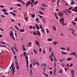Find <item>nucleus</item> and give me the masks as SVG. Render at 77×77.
Returning <instances> with one entry per match:
<instances>
[{
  "label": "nucleus",
  "mask_w": 77,
  "mask_h": 77,
  "mask_svg": "<svg viewBox=\"0 0 77 77\" xmlns=\"http://www.w3.org/2000/svg\"><path fill=\"white\" fill-rule=\"evenodd\" d=\"M65 20L63 18H61L59 20V22L60 24H64V23H65V22H64L63 21H64Z\"/></svg>",
  "instance_id": "nucleus-1"
},
{
  "label": "nucleus",
  "mask_w": 77,
  "mask_h": 77,
  "mask_svg": "<svg viewBox=\"0 0 77 77\" xmlns=\"http://www.w3.org/2000/svg\"><path fill=\"white\" fill-rule=\"evenodd\" d=\"M26 66L27 68H28L29 67V60H28V57L27 55L26 56Z\"/></svg>",
  "instance_id": "nucleus-2"
},
{
  "label": "nucleus",
  "mask_w": 77,
  "mask_h": 77,
  "mask_svg": "<svg viewBox=\"0 0 77 77\" xmlns=\"http://www.w3.org/2000/svg\"><path fill=\"white\" fill-rule=\"evenodd\" d=\"M14 64H13L11 69V71H12L13 74H14V73L15 72V67H14Z\"/></svg>",
  "instance_id": "nucleus-3"
},
{
  "label": "nucleus",
  "mask_w": 77,
  "mask_h": 77,
  "mask_svg": "<svg viewBox=\"0 0 77 77\" xmlns=\"http://www.w3.org/2000/svg\"><path fill=\"white\" fill-rule=\"evenodd\" d=\"M15 63L16 65V68L18 70L19 69V66L18 65V62H17V61H16Z\"/></svg>",
  "instance_id": "nucleus-4"
},
{
  "label": "nucleus",
  "mask_w": 77,
  "mask_h": 77,
  "mask_svg": "<svg viewBox=\"0 0 77 77\" xmlns=\"http://www.w3.org/2000/svg\"><path fill=\"white\" fill-rule=\"evenodd\" d=\"M58 14L60 17H62L63 15V13L61 12H60L58 13Z\"/></svg>",
  "instance_id": "nucleus-5"
},
{
  "label": "nucleus",
  "mask_w": 77,
  "mask_h": 77,
  "mask_svg": "<svg viewBox=\"0 0 77 77\" xmlns=\"http://www.w3.org/2000/svg\"><path fill=\"white\" fill-rule=\"evenodd\" d=\"M35 42L36 45L37 46H38V47H40V45H39V42H38L37 40L35 41Z\"/></svg>",
  "instance_id": "nucleus-6"
},
{
  "label": "nucleus",
  "mask_w": 77,
  "mask_h": 77,
  "mask_svg": "<svg viewBox=\"0 0 77 77\" xmlns=\"http://www.w3.org/2000/svg\"><path fill=\"white\" fill-rule=\"evenodd\" d=\"M10 36L11 38H12V37L14 36V33H13V32L12 31L10 32Z\"/></svg>",
  "instance_id": "nucleus-7"
},
{
  "label": "nucleus",
  "mask_w": 77,
  "mask_h": 77,
  "mask_svg": "<svg viewBox=\"0 0 77 77\" xmlns=\"http://www.w3.org/2000/svg\"><path fill=\"white\" fill-rule=\"evenodd\" d=\"M71 55H73V56H75L76 55V53L75 52H72L70 54V56Z\"/></svg>",
  "instance_id": "nucleus-8"
},
{
  "label": "nucleus",
  "mask_w": 77,
  "mask_h": 77,
  "mask_svg": "<svg viewBox=\"0 0 77 77\" xmlns=\"http://www.w3.org/2000/svg\"><path fill=\"white\" fill-rule=\"evenodd\" d=\"M54 16L56 18L57 20H58V17L57 16V15L56 14V13H54Z\"/></svg>",
  "instance_id": "nucleus-9"
},
{
  "label": "nucleus",
  "mask_w": 77,
  "mask_h": 77,
  "mask_svg": "<svg viewBox=\"0 0 77 77\" xmlns=\"http://www.w3.org/2000/svg\"><path fill=\"white\" fill-rule=\"evenodd\" d=\"M36 33L38 36H39L40 35V34H41L40 32H39V31L38 30L37 31Z\"/></svg>",
  "instance_id": "nucleus-10"
},
{
  "label": "nucleus",
  "mask_w": 77,
  "mask_h": 77,
  "mask_svg": "<svg viewBox=\"0 0 77 77\" xmlns=\"http://www.w3.org/2000/svg\"><path fill=\"white\" fill-rule=\"evenodd\" d=\"M35 27L36 28L37 30H39V26H38V24H35Z\"/></svg>",
  "instance_id": "nucleus-11"
},
{
  "label": "nucleus",
  "mask_w": 77,
  "mask_h": 77,
  "mask_svg": "<svg viewBox=\"0 0 77 77\" xmlns=\"http://www.w3.org/2000/svg\"><path fill=\"white\" fill-rule=\"evenodd\" d=\"M31 3V2L29 1L27 4H26V6H29V5H30V3Z\"/></svg>",
  "instance_id": "nucleus-12"
},
{
  "label": "nucleus",
  "mask_w": 77,
  "mask_h": 77,
  "mask_svg": "<svg viewBox=\"0 0 77 77\" xmlns=\"http://www.w3.org/2000/svg\"><path fill=\"white\" fill-rule=\"evenodd\" d=\"M43 75L45 76H46V77H49V75L48 74H46L45 73H44V72H43Z\"/></svg>",
  "instance_id": "nucleus-13"
},
{
  "label": "nucleus",
  "mask_w": 77,
  "mask_h": 77,
  "mask_svg": "<svg viewBox=\"0 0 77 77\" xmlns=\"http://www.w3.org/2000/svg\"><path fill=\"white\" fill-rule=\"evenodd\" d=\"M63 72V70L62 69H60L59 70V74H61Z\"/></svg>",
  "instance_id": "nucleus-14"
},
{
  "label": "nucleus",
  "mask_w": 77,
  "mask_h": 77,
  "mask_svg": "<svg viewBox=\"0 0 77 77\" xmlns=\"http://www.w3.org/2000/svg\"><path fill=\"white\" fill-rule=\"evenodd\" d=\"M0 44L2 45H5L6 44V43L3 42H1Z\"/></svg>",
  "instance_id": "nucleus-15"
},
{
  "label": "nucleus",
  "mask_w": 77,
  "mask_h": 77,
  "mask_svg": "<svg viewBox=\"0 0 77 77\" xmlns=\"http://www.w3.org/2000/svg\"><path fill=\"white\" fill-rule=\"evenodd\" d=\"M19 31H20V32H24L25 31V30L24 29H20Z\"/></svg>",
  "instance_id": "nucleus-16"
},
{
  "label": "nucleus",
  "mask_w": 77,
  "mask_h": 77,
  "mask_svg": "<svg viewBox=\"0 0 77 77\" xmlns=\"http://www.w3.org/2000/svg\"><path fill=\"white\" fill-rule=\"evenodd\" d=\"M31 15V17L32 18H35V14H30Z\"/></svg>",
  "instance_id": "nucleus-17"
},
{
  "label": "nucleus",
  "mask_w": 77,
  "mask_h": 77,
  "mask_svg": "<svg viewBox=\"0 0 77 77\" xmlns=\"http://www.w3.org/2000/svg\"><path fill=\"white\" fill-rule=\"evenodd\" d=\"M66 50L67 51H69V50H70V48L68 47L67 48V49H66Z\"/></svg>",
  "instance_id": "nucleus-18"
},
{
  "label": "nucleus",
  "mask_w": 77,
  "mask_h": 77,
  "mask_svg": "<svg viewBox=\"0 0 77 77\" xmlns=\"http://www.w3.org/2000/svg\"><path fill=\"white\" fill-rule=\"evenodd\" d=\"M10 14H12L13 16H15V15H16V14L15 13H14L12 12H10Z\"/></svg>",
  "instance_id": "nucleus-19"
},
{
  "label": "nucleus",
  "mask_w": 77,
  "mask_h": 77,
  "mask_svg": "<svg viewBox=\"0 0 77 77\" xmlns=\"http://www.w3.org/2000/svg\"><path fill=\"white\" fill-rule=\"evenodd\" d=\"M49 57L51 60V62H53V59L52 58V56H50Z\"/></svg>",
  "instance_id": "nucleus-20"
},
{
  "label": "nucleus",
  "mask_w": 77,
  "mask_h": 77,
  "mask_svg": "<svg viewBox=\"0 0 77 77\" xmlns=\"http://www.w3.org/2000/svg\"><path fill=\"white\" fill-rule=\"evenodd\" d=\"M48 41H53V38H49L48 39Z\"/></svg>",
  "instance_id": "nucleus-21"
},
{
  "label": "nucleus",
  "mask_w": 77,
  "mask_h": 77,
  "mask_svg": "<svg viewBox=\"0 0 77 77\" xmlns=\"http://www.w3.org/2000/svg\"><path fill=\"white\" fill-rule=\"evenodd\" d=\"M72 58H69L67 59V61H69V60H71V59H72Z\"/></svg>",
  "instance_id": "nucleus-22"
},
{
  "label": "nucleus",
  "mask_w": 77,
  "mask_h": 77,
  "mask_svg": "<svg viewBox=\"0 0 77 77\" xmlns=\"http://www.w3.org/2000/svg\"><path fill=\"white\" fill-rule=\"evenodd\" d=\"M75 4V2H74V1H72V2H71L70 3V5H74Z\"/></svg>",
  "instance_id": "nucleus-23"
},
{
  "label": "nucleus",
  "mask_w": 77,
  "mask_h": 77,
  "mask_svg": "<svg viewBox=\"0 0 77 77\" xmlns=\"http://www.w3.org/2000/svg\"><path fill=\"white\" fill-rule=\"evenodd\" d=\"M57 44V42H54L53 43L54 45H56Z\"/></svg>",
  "instance_id": "nucleus-24"
},
{
  "label": "nucleus",
  "mask_w": 77,
  "mask_h": 77,
  "mask_svg": "<svg viewBox=\"0 0 77 77\" xmlns=\"http://www.w3.org/2000/svg\"><path fill=\"white\" fill-rule=\"evenodd\" d=\"M30 4L31 5V6L33 8V4L32 2H31V3Z\"/></svg>",
  "instance_id": "nucleus-25"
},
{
  "label": "nucleus",
  "mask_w": 77,
  "mask_h": 77,
  "mask_svg": "<svg viewBox=\"0 0 77 77\" xmlns=\"http://www.w3.org/2000/svg\"><path fill=\"white\" fill-rule=\"evenodd\" d=\"M33 52L35 54H37V53H38V51H35V50H33Z\"/></svg>",
  "instance_id": "nucleus-26"
},
{
  "label": "nucleus",
  "mask_w": 77,
  "mask_h": 77,
  "mask_svg": "<svg viewBox=\"0 0 77 77\" xmlns=\"http://www.w3.org/2000/svg\"><path fill=\"white\" fill-rule=\"evenodd\" d=\"M62 54H67V53L65 52H61Z\"/></svg>",
  "instance_id": "nucleus-27"
},
{
  "label": "nucleus",
  "mask_w": 77,
  "mask_h": 77,
  "mask_svg": "<svg viewBox=\"0 0 77 77\" xmlns=\"http://www.w3.org/2000/svg\"><path fill=\"white\" fill-rule=\"evenodd\" d=\"M29 67L30 68H32L33 67V66L32 65V64L30 63L29 64Z\"/></svg>",
  "instance_id": "nucleus-28"
},
{
  "label": "nucleus",
  "mask_w": 77,
  "mask_h": 77,
  "mask_svg": "<svg viewBox=\"0 0 77 77\" xmlns=\"http://www.w3.org/2000/svg\"><path fill=\"white\" fill-rule=\"evenodd\" d=\"M15 27L17 29V30H18V31H20V29H19L18 28V27H17L16 25L15 26Z\"/></svg>",
  "instance_id": "nucleus-29"
},
{
  "label": "nucleus",
  "mask_w": 77,
  "mask_h": 77,
  "mask_svg": "<svg viewBox=\"0 0 77 77\" xmlns=\"http://www.w3.org/2000/svg\"><path fill=\"white\" fill-rule=\"evenodd\" d=\"M36 20L37 22H39V18H37L36 19Z\"/></svg>",
  "instance_id": "nucleus-30"
},
{
  "label": "nucleus",
  "mask_w": 77,
  "mask_h": 77,
  "mask_svg": "<svg viewBox=\"0 0 77 77\" xmlns=\"http://www.w3.org/2000/svg\"><path fill=\"white\" fill-rule=\"evenodd\" d=\"M23 51H26V49L25 48L24 46H23Z\"/></svg>",
  "instance_id": "nucleus-31"
},
{
  "label": "nucleus",
  "mask_w": 77,
  "mask_h": 77,
  "mask_svg": "<svg viewBox=\"0 0 77 77\" xmlns=\"http://www.w3.org/2000/svg\"><path fill=\"white\" fill-rule=\"evenodd\" d=\"M53 29L54 30H56V27L54 26H53Z\"/></svg>",
  "instance_id": "nucleus-32"
},
{
  "label": "nucleus",
  "mask_w": 77,
  "mask_h": 77,
  "mask_svg": "<svg viewBox=\"0 0 77 77\" xmlns=\"http://www.w3.org/2000/svg\"><path fill=\"white\" fill-rule=\"evenodd\" d=\"M74 71L72 70L71 71V73L72 74H74Z\"/></svg>",
  "instance_id": "nucleus-33"
},
{
  "label": "nucleus",
  "mask_w": 77,
  "mask_h": 77,
  "mask_svg": "<svg viewBox=\"0 0 77 77\" xmlns=\"http://www.w3.org/2000/svg\"><path fill=\"white\" fill-rule=\"evenodd\" d=\"M72 23L73 24H74V25H75L76 24V23L75 22H74V21H72Z\"/></svg>",
  "instance_id": "nucleus-34"
},
{
  "label": "nucleus",
  "mask_w": 77,
  "mask_h": 77,
  "mask_svg": "<svg viewBox=\"0 0 77 77\" xmlns=\"http://www.w3.org/2000/svg\"><path fill=\"white\" fill-rule=\"evenodd\" d=\"M72 9V7H70L68 8V11H69V10H71V9Z\"/></svg>",
  "instance_id": "nucleus-35"
},
{
  "label": "nucleus",
  "mask_w": 77,
  "mask_h": 77,
  "mask_svg": "<svg viewBox=\"0 0 77 77\" xmlns=\"http://www.w3.org/2000/svg\"><path fill=\"white\" fill-rule=\"evenodd\" d=\"M46 30H47V33H49V31H48V29L47 28L46 29Z\"/></svg>",
  "instance_id": "nucleus-36"
},
{
  "label": "nucleus",
  "mask_w": 77,
  "mask_h": 77,
  "mask_svg": "<svg viewBox=\"0 0 77 77\" xmlns=\"http://www.w3.org/2000/svg\"><path fill=\"white\" fill-rule=\"evenodd\" d=\"M63 24V26H65L66 25H67L68 24V23H65L64 24L63 23V24Z\"/></svg>",
  "instance_id": "nucleus-37"
},
{
  "label": "nucleus",
  "mask_w": 77,
  "mask_h": 77,
  "mask_svg": "<svg viewBox=\"0 0 77 77\" xmlns=\"http://www.w3.org/2000/svg\"><path fill=\"white\" fill-rule=\"evenodd\" d=\"M33 35H35V36L36 35V33L35 32H34V31L33 32Z\"/></svg>",
  "instance_id": "nucleus-38"
},
{
  "label": "nucleus",
  "mask_w": 77,
  "mask_h": 77,
  "mask_svg": "<svg viewBox=\"0 0 77 77\" xmlns=\"http://www.w3.org/2000/svg\"><path fill=\"white\" fill-rule=\"evenodd\" d=\"M36 64L38 65V66H39V63L38 62H36Z\"/></svg>",
  "instance_id": "nucleus-39"
},
{
  "label": "nucleus",
  "mask_w": 77,
  "mask_h": 77,
  "mask_svg": "<svg viewBox=\"0 0 77 77\" xmlns=\"http://www.w3.org/2000/svg\"><path fill=\"white\" fill-rule=\"evenodd\" d=\"M42 6H44V7H47V5H45L44 4L42 5Z\"/></svg>",
  "instance_id": "nucleus-40"
},
{
  "label": "nucleus",
  "mask_w": 77,
  "mask_h": 77,
  "mask_svg": "<svg viewBox=\"0 0 77 77\" xmlns=\"http://www.w3.org/2000/svg\"><path fill=\"white\" fill-rule=\"evenodd\" d=\"M49 50L50 52H51V51H52V50H51V48L50 47L49 48Z\"/></svg>",
  "instance_id": "nucleus-41"
},
{
  "label": "nucleus",
  "mask_w": 77,
  "mask_h": 77,
  "mask_svg": "<svg viewBox=\"0 0 77 77\" xmlns=\"http://www.w3.org/2000/svg\"><path fill=\"white\" fill-rule=\"evenodd\" d=\"M38 16H39L40 18H42V16H41L40 15H39Z\"/></svg>",
  "instance_id": "nucleus-42"
},
{
  "label": "nucleus",
  "mask_w": 77,
  "mask_h": 77,
  "mask_svg": "<svg viewBox=\"0 0 77 77\" xmlns=\"http://www.w3.org/2000/svg\"><path fill=\"white\" fill-rule=\"evenodd\" d=\"M74 21H77V17H76L75 18Z\"/></svg>",
  "instance_id": "nucleus-43"
},
{
  "label": "nucleus",
  "mask_w": 77,
  "mask_h": 77,
  "mask_svg": "<svg viewBox=\"0 0 77 77\" xmlns=\"http://www.w3.org/2000/svg\"><path fill=\"white\" fill-rule=\"evenodd\" d=\"M72 11H75L77 12V10L75 9H72Z\"/></svg>",
  "instance_id": "nucleus-44"
},
{
  "label": "nucleus",
  "mask_w": 77,
  "mask_h": 77,
  "mask_svg": "<svg viewBox=\"0 0 77 77\" xmlns=\"http://www.w3.org/2000/svg\"><path fill=\"white\" fill-rule=\"evenodd\" d=\"M27 54V53L25 52L23 54V56H26V55Z\"/></svg>",
  "instance_id": "nucleus-45"
},
{
  "label": "nucleus",
  "mask_w": 77,
  "mask_h": 77,
  "mask_svg": "<svg viewBox=\"0 0 77 77\" xmlns=\"http://www.w3.org/2000/svg\"><path fill=\"white\" fill-rule=\"evenodd\" d=\"M63 12H64V13H65V14H66V15H68V13H66V11H63Z\"/></svg>",
  "instance_id": "nucleus-46"
},
{
  "label": "nucleus",
  "mask_w": 77,
  "mask_h": 77,
  "mask_svg": "<svg viewBox=\"0 0 77 77\" xmlns=\"http://www.w3.org/2000/svg\"><path fill=\"white\" fill-rule=\"evenodd\" d=\"M11 38H12V39H14V41H15V38H14V35L13 36H12Z\"/></svg>",
  "instance_id": "nucleus-47"
},
{
  "label": "nucleus",
  "mask_w": 77,
  "mask_h": 77,
  "mask_svg": "<svg viewBox=\"0 0 77 77\" xmlns=\"http://www.w3.org/2000/svg\"><path fill=\"white\" fill-rule=\"evenodd\" d=\"M0 47H4V48L5 47V48H6V46H5V45H2V46L0 45Z\"/></svg>",
  "instance_id": "nucleus-48"
},
{
  "label": "nucleus",
  "mask_w": 77,
  "mask_h": 77,
  "mask_svg": "<svg viewBox=\"0 0 77 77\" xmlns=\"http://www.w3.org/2000/svg\"><path fill=\"white\" fill-rule=\"evenodd\" d=\"M2 11H3V12H7V10L6 9H3L2 10Z\"/></svg>",
  "instance_id": "nucleus-49"
},
{
  "label": "nucleus",
  "mask_w": 77,
  "mask_h": 77,
  "mask_svg": "<svg viewBox=\"0 0 77 77\" xmlns=\"http://www.w3.org/2000/svg\"><path fill=\"white\" fill-rule=\"evenodd\" d=\"M39 50L40 53H41V52L42 51V49L40 48Z\"/></svg>",
  "instance_id": "nucleus-50"
},
{
  "label": "nucleus",
  "mask_w": 77,
  "mask_h": 77,
  "mask_svg": "<svg viewBox=\"0 0 77 77\" xmlns=\"http://www.w3.org/2000/svg\"><path fill=\"white\" fill-rule=\"evenodd\" d=\"M54 60H55V62H57V60H56V58L54 57Z\"/></svg>",
  "instance_id": "nucleus-51"
},
{
  "label": "nucleus",
  "mask_w": 77,
  "mask_h": 77,
  "mask_svg": "<svg viewBox=\"0 0 77 77\" xmlns=\"http://www.w3.org/2000/svg\"><path fill=\"white\" fill-rule=\"evenodd\" d=\"M17 6H21V4H17L16 5Z\"/></svg>",
  "instance_id": "nucleus-52"
},
{
  "label": "nucleus",
  "mask_w": 77,
  "mask_h": 77,
  "mask_svg": "<svg viewBox=\"0 0 77 77\" xmlns=\"http://www.w3.org/2000/svg\"><path fill=\"white\" fill-rule=\"evenodd\" d=\"M54 74H55V72H56V69H54Z\"/></svg>",
  "instance_id": "nucleus-53"
},
{
  "label": "nucleus",
  "mask_w": 77,
  "mask_h": 77,
  "mask_svg": "<svg viewBox=\"0 0 77 77\" xmlns=\"http://www.w3.org/2000/svg\"><path fill=\"white\" fill-rule=\"evenodd\" d=\"M29 28H30V29H32V28H33V27H32V26H29Z\"/></svg>",
  "instance_id": "nucleus-54"
},
{
  "label": "nucleus",
  "mask_w": 77,
  "mask_h": 77,
  "mask_svg": "<svg viewBox=\"0 0 77 77\" xmlns=\"http://www.w3.org/2000/svg\"><path fill=\"white\" fill-rule=\"evenodd\" d=\"M45 51L44 50L43 51V54H45Z\"/></svg>",
  "instance_id": "nucleus-55"
},
{
  "label": "nucleus",
  "mask_w": 77,
  "mask_h": 77,
  "mask_svg": "<svg viewBox=\"0 0 77 77\" xmlns=\"http://www.w3.org/2000/svg\"><path fill=\"white\" fill-rule=\"evenodd\" d=\"M40 29H42V25H40Z\"/></svg>",
  "instance_id": "nucleus-56"
},
{
  "label": "nucleus",
  "mask_w": 77,
  "mask_h": 77,
  "mask_svg": "<svg viewBox=\"0 0 77 77\" xmlns=\"http://www.w3.org/2000/svg\"><path fill=\"white\" fill-rule=\"evenodd\" d=\"M4 14H5V15H8V13L6 12H5L4 13Z\"/></svg>",
  "instance_id": "nucleus-57"
},
{
  "label": "nucleus",
  "mask_w": 77,
  "mask_h": 77,
  "mask_svg": "<svg viewBox=\"0 0 77 77\" xmlns=\"http://www.w3.org/2000/svg\"><path fill=\"white\" fill-rule=\"evenodd\" d=\"M73 65V64H72V63H71V65H69V66L70 67H71V66H72Z\"/></svg>",
  "instance_id": "nucleus-58"
},
{
  "label": "nucleus",
  "mask_w": 77,
  "mask_h": 77,
  "mask_svg": "<svg viewBox=\"0 0 77 77\" xmlns=\"http://www.w3.org/2000/svg\"><path fill=\"white\" fill-rule=\"evenodd\" d=\"M22 3L23 4V5H26V3H24L23 2H22Z\"/></svg>",
  "instance_id": "nucleus-59"
},
{
  "label": "nucleus",
  "mask_w": 77,
  "mask_h": 77,
  "mask_svg": "<svg viewBox=\"0 0 77 77\" xmlns=\"http://www.w3.org/2000/svg\"><path fill=\"white\" fill-rule=\"evenodd\" d=\"M32 29H33V30H34V29H35V26H33L32 27Z\"/></svg>",
  "instance_id": "nucleus-60"
},
{
  "label": "nucleus",
  "mask_w": 77,
  "mask_h": 77,
  "mask_svg": "<svg viewBox=\"0 0 77 77\" xmlns=\"http://www.w3.org/2000/svg\"><path fill=\"white\" fill-rule=\"evenodd\" d=\"M59 0H57V5H59Z\"/></svg>",
  "instance_id": "nucleus-61"
},
{
  "label": "nucleus",
  "mask_w": 77,
  "mask_h": 77,
  "mask_svg": "<svg viewBox=\"0 0 77 77\" xmlns=\"http://www.w3.org/2000/svg\"><path fill=\"white\" fill-rule=\"evenodd\" d=\"M67 13H71V12H72L71 11H67Z\"/></svg>",
  "instance_id": "nucleus-62"
},
{
  "label": "nucleus",
  "mask_w": 77,
  "mask_h": 77,
  "mask_svg": "<svg viewBox=\"0 0 77 77\" xmlns=\"http://www.w3.org/2000/svg\"><path fill=\"white\" fill-rule=\"evenodd\" d=\"M37 3H38V2H36L35 4V5H36V4Z\"/></svg>",
  "instance_id": "nucleus-63"
},
{
  "label": "nucleus",
  "mask_w": 77,
  "mask_h": 77,
  "mask_svg": "<svg viewBox=\"0 0 77 77\" xmlns=\"http://www.w3.org/2000/svg\"><path fill=\"white\" fill-rule=\"evenodd\" d=\"M11 21H12V22H14V20L13 19H12L11 20Z\"/></svg>",
  "instance_id": "nucleus-64"
}]
</instances>
